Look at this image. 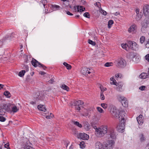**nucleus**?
Segmentation results:
<instances>
[{
    "instance_id": "nucleus-1",
    "label": "nucleus",
    "mask_w": 149,
    "mask_h": 149,
    "mask_svg": "<svg viewBox=\"0 0 149 149\" xmlns=\"http://www.w3.org/2000/svg\"><path fill=\"white\" fill-rule=\"evenodd\" d=\"M107 126L104 125L96 128L95 130L96 136L98 137H101L107 133Z\"/></svg>"
},
{
    "instance_id": "nucleus-2",
    "label": "nucleus",
    "mask_w": 149,
    "mask_h": 149,
    "mask_svg": "<svg viewBox=\"0 0 149 149\" xmlns=\"http://www.w3.org/2000/svg\"><path fill=\"white\" fill-rule=\"evenodd\" d=\"M116 66L119 68H124L126 65V62L123 58H120L117 59L115 62Z\"/></svg>"
},
{
    "instance_id": "nucleus-3",
    "label": "nucleus",
    "mask_w": 149,
    "mask_h": 149,
    "mask_svg": "<svg viewBox=\"0 0 149 149\" xmlns=\"http://www.w3.org/2000/svg\"><path fill=\"white\" fill-rule=\"evenodd\" d=\"M121 122L120 123L117 125L116 127L117 130L119 132H123V130L125 129V120L124 116H122L120 118Z\"/></svg>"
},
{
    "instance_id": "nucleus-4",
    "label": "nucleus",
    "mask_w": 149,
    "mask_h": 149,
    "mask_svg": "<svg viewBox=\"0 0 149 149\" xmlns=\"http://www.w3.org/2000/svg\"><path fill=\"white\" fill-rule=\"evenodd\" d=\"M115 142L112 140H109L103 143L104 148L103 149H112Z\"/></svg>"
},
{
    "instance_id": "nucleus-5",
    "label": "nucleus",
    "mask_w": 149,
    "mask_h": 149,
    "mask_svg": "<svg viewBox=\"0 0 149 149\" xmlns=\"http://www.w3.org/2000/svg\"><path fill=\"white\" fill-rule=\"evenodd\" d=\"M117 98L118 100L121 103L123 107H128V101L125 97L120 95H118L117 96Z\"/></svg>"
},
{
    "instance_id": "nucleus-6",
    "label": "nucleus",
    "mask_w": 149,
    "mask_h": 149,
    "mask_svg": "<svg viewBox=\"0 0 149 149\" xmlns=\"http://www.w3.org/2000/svg\"><path fill=\"white\" fill-rule=\"evenodd\" d=\"M111 113L112 114V116L115 117L117 118L119 117V118H121L120 116L121 114H123L124 115L125 112L124 111H120V114H119L118 113V111L117 109L116 108H113L111 109Z\"/></svg>"
},
{
    "instance_id": "nucleus-7",
    "label": "nucleus",
    "mask_w": 149,
    "mask_h": 149,
    "mask_svg": "<svg viewBox=\"0 0 149 149\" xmlns=\"http://www.w3.org/2000/svg\"><path fill=\"white\" fill-rule=\"evenodd\" d=\"M31 63L32 65L35 67L38 66L40 68H42L44 70H45L47 68V67L45 66L33 58H32V60L31 61Z\"/></svg>"
},
{
    "instance_id": "nucleus-8",
    "label": "nucleus",
    "mask_w": 149,
    "mask_h": 149,
    "mask_svg": "<svg viewBox=\"0 0 149 149\" xmlns=\"http://www.w3.org/2000/svg\"><path fill=\"white\" fill-rule=\"evenodd\" d=\"M108 135L113 139H116V133L113 128H110L108 130Z\"/></svg>"
},
{
    "instance_id": "nucleus-9",
    "label": "nucleus",
    "mask_w": 149,
    "mask_h": 149,
    "mask_svg": "<svg viewBox=\"0 0 149 149\" xmlns=\"http://www.w3.org/2000/svg\"><path fill=\"white\" fill-rule=\"evenodd\" d=\"M129 48L132 50H136L138 49V45L135 42L130 41L128 42Z\"/></svg>"
},
{
    "instance_id": "nucleus-10",
    "label": "nucleus",
    "mask_w": 149,
    "mask_h": 149,
    "mask_svg": "<svg viewBox=\"0 0 149 149\" xmlns=\"http://www.w3.org/2000/svg\"><path fill=\"white\" fill-rule=\"evenodd\" d=\"M137 29L136 25L134 24L132 25L128 29V31L130 33H134L136 32Z\"/></svg>"
},
{
    "instance_id": "nucleus-11",
    "label": "nucleus",
    "mask_w": 149,
    "mask_h": 149,
    "mask_svg": "<svg viewBox=\"0 0 149 149\" xmlns=\"http://www.w3.org/2000/svg\"><path fill=\"white\" fill-rule=\"evenodd\" d=\"M73 9L74 11L75 12H82L84 11L85 10V8H83V7L82 6H74L73 7Z\"/></svg>"
},
{
    "instance_id": "nucleus-12",
    "label": "nucleus",
    "mask_w": 149,
    "mask_h": 149,
    "mask_svg": "<svg viewBox=\"0 0 149 149\" xmlns=\"http://www.w3.org/2000/svg\"><path fill=\"white\" fill-rule=\"evenodd\" d=\"M143 13L145 16L149 15V5L146 4L143 7Z\"/></svg>"
},
{
    "instance_id": "nucleus-13",
    "label": "nucleus",
    "mask_w": 149,
    "mask_h": 149,
    "mask_svg": "<svg viewBox=\"0 0 149 149\" xmlns=\"http://www.w3.org/2000/svg\"><path fill=\"white\" fill-rule=\"evenodd\" d=\"M35 100L36 101L41 100L42 99V95H40L39 92L36 93L34 97Z\"/></svg>"
},
{
    "instance_id": "nucleus-14",
    "label": "nucleus",
    "mask_w": 149,
    "mask_h": 149,
    "mask_svg": "<svg viewBox=\"0 0 149 149\" xmlns=\"http://www.w3.org/2000/svg\"><path fill=\"white\" fill-rule=\"evenodd\" d=\"M137 121L139 125H141L143 123V117L142 115L140 114L136 118Z\"/></svg>"
},
{
    "instance_id": "nucleus-15",
    "label": "nucleus",
    "mask_w": 149,
    "mask_h": 149,
    "mask_svg": "<svg viewBox=\"0 0 149 149\" xmlns=\"http://www.w3.org/2000/svg\"><path fill=\"white\" fill-rule=\"evenodd\" d=\"M79 137L80 139L83 140H87L88 139L89 136L86 133H82L80 134Z\"/></svg>"
},
{
    "instance_id": "nucleus-16",
    "label": "nucleus",
    "mask_w": 149,
    "mask_h": 149,
    "mask_svg": "<svg viewBox=\"0 0 149 149\" xmlns=\"http://www.w3.org/2000/svg\"><path fill=\"white\" fill-rule=\"evenodd\" d=\"M90 70V69L88 68H84L81 70V72L84 75H86L91 73L89 71Z\"/></svg>"
},
{
    "instance_id": "nucleus-17",
    "label": "nucleus",
    "mask_w": 149,
    "mask_h": 149,
    "mask_svg": "<svg viewBox=\"0 0 149 149\" xmlns=\"http://www.w3.org/2000/svg\"><path fill=\"white\" fill-rule=\"evenodd\" d=\"M95 147L97 149H103L104 148L103 144H102L100 141H97L95 143Z\"/></svg>"
},
{
    "instance_id": "nucleus-18",
    "label": "nucleus",
    "mask_w": 149,
    "mask_h": 149,
    "mask_svg": "<svg viewBox=\"0 0 149 149\" xmlns=\"http://www.w3.org/2000/svg\"><path fill=\"white\" fill-rule=\"evenodd\" d=\"M38 108L39 110L44 112H45L47 110L45 106L43 105H38Z\"/></svg>"
},
{
    "instance_id": "nucleus-19",
    "label": "nucleus",
    "mask_w": 149,
    "mask_h": 149,
    "mask_svg": "<svg viewBox=\"0 0 149 149\" xmlns=\"http://www.w3.org/2000/svg\"><path fill=\"white\" fill-rule=\"evenodd\" d=\"M148 74L143 72L141 73L139 76V77L141 79H145L147 78L149 75Z\"/></svg>"
},
{
    "instance_id": "nucleus-20",
    "label": "nucleus",
    "mask_w": 149,
    "mask_h": 149,
    "mask_svg": "<svg viewBox=\"0 0 149 149\" xmlns=\"http://www.w3.org/2000/svg\"><path fill=\"white\" fill-rule=\"evenodd\" d=\"M84 102L81 100L75 101L74 102V105L76 106H78L84 104Z\"/></svg>"
},
{
    "instance_id": "nucleus-21",
    "label": "nucleus",
    "mask_w": 149,
    "mask_h": 149,
    "mask_svg": "<svg viewBox=\"0 0 149 149\" xmlns=\"http://www.w3.org/2000/svg\"><path fill=\"white\" fill-rule=\"evenodd\" d=\"M118 85V86L116 88V90L118 91H121L123 84L121 82H120L119 83Z\"/></svg>"
},
{
    "instance_id": "nucleus-22",
    "label": "nucleus",
    "mask_w": 149,
    "mask_h": 149,
    "mask_svg": "<svg viewBox=\"0 0 149 149\" xmlns=\"http://www.w3.org/2000/svg\"><path fill=\"white\" fill-rule=\"evenodd\" d=\"M61 88L63 89L66 91H69V88L68 86L65 84H63L61 86Z\"/></svg>"
},
{
    "instance_id": "nucleus-23",
    "label": "nucleus",
    "mask_w": 149,
    "mask_h": 149,
    "mask_svg": "<svg viewBox=\"0 0 149 149\" xmlns=\"http://www.w3.org/2000/svg\"><path fill=\"white\" fill-rule=\"evenodd\" d=\"M110 79L111 81H112V82H111L110 84H114L116 86L118 85V83L116 82V81L114 79V77H111Z\"/></svg>"
},
{
    "instance_id": "nucleus-24",
    "label": "nucleus",
    "mask_w": 149,
    "mask_h": 149,
    "mask_svg": "<svg viewBox=\"0 0 149 149\" xmlns=\"http://www.w3.org/2000/svg\"><path fill=\"white\" fill-rule=\"evenodd\" d=\"M19 110V109L17 108L16 106H12L11 112L15 113L17 112Z\"/></svg>"
},
{
    "instance_id": "nucleus-25",
    "label": "nucleus",
    "mask_w": 149,
    "mask_h": 149,
    "mask_svg": "<svg viewBox=\"0 0 149 149\" xmlns=\"http://www.w3.org/2000/svg\"><path fill=\"white\" fill-rule=\"evenodd\" d=\"M136 19L137 20L141 18V15H139V9H137L136 10Z\"/></svg>"
},
{
    "instance_id": "nucleus-26",
    "label": "nucleus",
    "mask_w": 149,
    "mask_h": 149,
    "mask_svg": "<svg viewBox=\"0 0 149 149\" xmlns=\"http://www.w3.org/2000/svg\"><path fill=\"white\" fill-rule=\"evenodd\" d=\"M4 95L7 98H10L11 96L10 93L8 91H6L4 92Z\"/></svg>"
},
{
    "instance_id": "nucleus-27",
    "label": "nucleus",
    "mask_w": 149,
    "mask_h": 149,
    "mask_svg": "<svg viewBox=\"0 0 149 149\" xmlns=\"http://www.w3.org/2000/svg\"><path fill=\"white\" fill-rule=\"evenodd\" d=\"M51 6L55 10L60 9V8H61L59 6L56 5H51Z\"/></svg>"
},
{
    "instance_id": "nucleus-28",
    "label": "nucleus",
    "mask_w": 149,
    "mask_h": 149,
    "mask_svg": "<svg viewBox=\"0 0 149 149\" xmlns=\"http://www.w3.org/2000/svg\"><path fill=\"white\" fill-rule=\"evenodd\" d=\"M6 111L11 112L12 106L11 105H6Z\"/></svg>"
},
{
    "instance_id": "nucleus-29",
    "label": "nucleus",
    "mask_w": 149,
    "mask_h": 149,
    "mask_svg": "<svg viewBox=\"0 0 149 149\" xmlns=\"http://www.w3.org/2000/svg\"><path fill=\"white\" fill-rule=\"evenodd\" d=\"M63 65L66 67L67 69L68 70H70L71 69L72 67L71 65L66 62H64L63 63Z\"/></svg>"
},
{
    "instance_id": "nucleus-30",
    "label": "nucleus",
    "mask_w": 149,
    "mask_h": 149,
    "mask_svg": "<svg viewBox=\"0 0 149 149\" xmlns=\"http://www.w3.org/2000/svg\"><path fill=\"white\" fill-rule=\"evenodd\" d=\"M113 23V21L112 20H109L108 22V27L110 29Z\"/></svg>"
},
{
    "instance_id": "nucleus-31",
    "label": "nucleus",
    "mask_w": 149,
    "mask_h": 149,
    "mask_svg": "<svg viewBox=\"0 0 149 149\" xmlns=\"http://www.w3.org/2000/svg\"><path fill=\"white\" fill-rule=\"evenodd\" d=\"M47 2L46 0H42L40 2L39 4L43 5L44 7H45V5L47 4Z\"/></svg>"
},
{
    "instance_id": "nucleus-32",
    "label": "nucleus",
    "mask_w": 149,
    "mask_h": 149,
    "mask_svg": "<svg viewBox=\"0 0 149 149\" xmlns=\"http://www.w3.org/2000/svg\"><path fill=\"white\" fill-rule=\"evenodd\" d=\"M145 40V38L143 36H141L140 38V42L141 44H143Z\"/></svg>"
},
{
    "instance_id": "nucleus-33",
    "label": "nucleus",
    "mask_w": 149,
    "mask_h": 149,
    "mask_svg": "<svg viewBox=\"0 0 149 149\" xmlns=\"http://www.w3.org/2000/svg\"><path fill=\"white\" fill-rule=\"evenodd\" d=\"M25 73V70H22L19 72L18 75L20 77H22L24 75Z\"/></svg>"
},
{
    "instance_id": "nucleus-34",
    "label": "nucleus",
    "mask_w": 149,
    "mask_h": 149,
    "mask_svg": "<svg viewBox=\"0 0 149 149\" xmlns=\"http://www.w3.org/2000/svg\"><path fill=\"white\" fill-rule=\"evenodd\" d=\"M79 145L80 146V148L82 149H84L85 146V143L83 141L79 143Z\"/></svg>"
},
{
    "instance_id": "nucleus-35",
    "label": "nucleus",
    "mask_w": 149,
    "mask_h": 149,
    "mask_svg": "<svg viewBox=\"0 0 149 149\" xmlns=\"http://www.w3.org/2000/svg\"><path fill=\"white\" fill-rule=\"evenodd\" d=\"M139 137H140V140L141 142L145 140V138L143 134H141L139 135Z\"/></svg>"
},
{
    "instance_id": "nucleus-36",
    "label": "nucleus",
    "mask_w": 149,
    "mask_h": 149,
    "mask_svg": "<svg viewBox=\"0 0 149 149\" xmlns=\"http://www.w3.org/2000/svg\"><path fill=\"white\" fill-rule=\"evenodd\" d=\"M121 46L123 49H126L127 47H129V44H121Z\"/></svg>"
},
{
    "instance_id": "nucleus-37",
    "label": "nucleus",
    "mask_w": 149,
    "mask_h": 149,
    "mask_svg": "<svg viewBox=\"0 0 149 149\" xmlns=\"http://www.w3.org/2000/svg\"><path fill=\"white\" fill-rule=\"evenodd\" d=\"M100 98L102 100H104V96L103 94V91L102 90H101L100 92Z\"/></svg>"
},
{
    "instance_id": "nucleus-38",
    "label": "nucleus",
    "mask_w": 149,
    "mask_h": 149,
    "mask_svg": "<svg viewBox=\"0 0 149 149\" xmlns=\"http://www.w3.org/2000/svg\"><path fill=\"white\" fill-rule=\"evenodd\" d=\"M74 123L75 125L77 126L80 128H81L82 127V125L79 123L77 121H74Z\"/></svg>"
},
{
    "instance_id": "nucleus-39",
    "label": "nucleus",
    "mask_w": 149,
    "mask_h": 149,
    "mask_svg": "<svg viewBox=\"0 0 149 149\" xmlns=\"http://www.w3.org/2000/svg\"><path fill=\"white\" fill-rule=\"evenodd\" d=\"M143 22L144 23H145L146 24L148 25L149 24V17L146 18Z\"/></svg>"
},
{
    "instance_id": "nucleus-40",
    "label": "nucleus",
    "mask_w": 149,
    "mask_h": 149,
    "mask_svg": "<svg viewBox=\"0 0 149 149\" xmlns=\"http://www.w3.org/2000/svg\"><path fill=\"white\" fill-rule=\"evenodd\" d=\"M88 42L89 44L95 46L96 45L95 42L92 41L91 40L89 39L88 40Z\"/></svg>"
},
{
    "instance_id": "nucleus-41",
    "label": "nucleus",
    "mask_w": 149,
    "mask_h": 149,
    "mask_svg": "<svg viewBox=\"0 0 149 149\" xmlns=\"http://www.w3.org/2000/svg\"><path fill=\"white\" fill-rule=\"evenodd\" d=\"M90 126L89 124H86L84 125V128L87 131L88 130L90 129Z\"/></svg>"
},
{
    "instance_id": "nucleus-42",
    "label": "nucleus",
    "mask_w": 149,
    "mask_h": 149,
    "mask_svg": "<svg viewBox=\"0 0 149 149\" xmlns=\"http://www.w3.org/2000/svg\"><path fill=\"white\" fill-rule=\"evenodd\" d=\"M51 5H52L49 4H47H47L45 5V7H44L45 8V11H46V10H47V11H48V9L49 7H50V8L52 7Z\"/></svg>"
},
{
    "instance_id": "nucleus-43",
    "label": "nucleus",
    "mask_w": 149,
    "mask_h": 149,
    "mask_svg": "<svg viewBox=\"0 0 149 149\" xmlns=\"http://www.w3.org/2000/svg\"><path fill=\"white\" fill-rule=\"evenodd\" d=\"M84 16L87 18H89L90 17V15L88 12H86L84 14Z\"/></svg>"
},
{
    "instance_id": "nucleus-44",
    "label": "nucleus",
    "mask_w": 149,
    "mask_h": 149,
    "mask_svg": "<svg viewBox=\"0 0 149 149\" xmlns=\"http://www.w3.org/2000/svg\"><path fill=\"white\" fill-rule=\"evenodd\" d=\"M97 109L100 113H104V111L103 109L100 107H98L97 108Z\"/></svg>"
},
{
    "instance_id": "nucleus-45",
    "label": "nucleus",
    "mask_w": 149,
    "mask_h": 149,
    "mask_svg": "<svg viewBox=\"0 0 149 149\" xmlns=\"http://www.w3.org/2000/svg\"><path fill=\"white\" fill-rule=\"evenodd\" d=\"M88 112L87 111H86V112H85L83 113H81L80 115L82 116H84L86 117L88 116Z\"/></svg>"
},
{
    "instance_id": "nucleus-46",
    "label": "nucleus",
    "mask_w": 149,
    "mask_h": 149,
    "mask_svg": "<svg viewBox=\"0 0 149 149\" xmlns=\"http://www.w3.org/2000/svg\"><path fill=\"white\" fill-rule=\"evenodd\" d=\"M101 106L104 109H106L108 107V105L106 103H102Z\"/></svg>"
},
{
    "instance_id": "nucleus-47",
    "label": "nucleus",
    "mask_w": 149,
    "mask_h": 149,
    "mask_svg": "<svg viewBox=\"0 0 149 149\" xmlns=\"http://www.w3.org/2000/svg\"><path fill=\"white\" fill-rule=\"evenodd\" d=\"M100 11L102 14L104 15H106L107 14V12L106 11L102 9L100 10Z\"/></svg>"
},
{
    "instance_id": "nucleus-48",
    "label": "nucleus",
    "mask_w": 149,
    "mask_h": 149,
    "mask_svg": "<svg viewBox=\"0 0 149 149\" xmlns=\"http://www.w3.org/2000/svg\"><path fill=\"white\" fill-rule=\"evenodd\" d=\"M24 149H35L31 146L26 145L24 147Z\"/></svg>"
},
{
    "instance_id": "nucleus-49",
    "label": "nucleus",
    "mask_w": 149,
    "mask_h": 149,
    "mask_svg": "<svg viewBox=\"0 0 149 149\" xmlns=\"http://www.w3.org/2000/svg\"><path fill=\"white\" fill-rule=\"evenodd\" d=\"M141 31L143 33H145L147 31V28L142 26L141 28Z\"/></svg>"
},
{
    "instance_id": "nucleus-50",
    "label": "nucleus",
    "mask_w": 149,
    "mask_h": 149,
    "mask_svg": "<svg viewBox=\"0 0 149 149\" xmlns=\"http://www.w3.org/2000/svg\"><path fill=\"white\" fill-rule=\"evenodd\" d=\"M141 24L142 26L146 28H147L148 27V25L143 22H141Z\"/></svg>"
},
{
    "instance_id": "nucleus-51",
    "label": "nucleus",
    "mask_w": 149,
    "mask_h": 149,
    "mask_svg": "<svg viewBox=\"0 0 149 149\" xmlns=\"http://www.w3.org/2000/svg\"><path fill=\"white\" fill-rule=\"evenodd\" d=\"M112 63L111 62H107L105 63L104 65V66L107 67L110 66L111 65Z\"/></svg>"
},
{
    "instance_id": "nucleus-52",
    "label": "nucleus",
    "mask_w": 149,
    "mask_h": 149,
    "mask_svg": "<svg viewBox=\"0 0 149 149\" xmlns=\"http://www.w3.org/2000/svg\"><path fill=\"white\" fill-rule=\"evenodd\" d=\"M53 116V115L52 113H50V115H47L46 116V118L47 119H50Z\"/></svg>"
},
{
    "instance_id": "nucleus-53",
    "label": "nucleus",
    "mask_w": 149,
    "mask_h": 149,
    "mask_svg": "<svg viewBox=\"0 0 149 149\" xmlns=\"http://www.w3.org/2000/svg\"><path fill=\"white\" fill-rule=\"evenodd\" d=\"M6 120V118L2 116H0V121L1 122H4Z\"/></svg>"
},
{
    "instance_id": "nucleus-54",
    "label": "nucleus",
    "mask_w": 149,
    "mask_h": 149,
    "mask_svg": "<svg viewBox=\"0 0 149 149\" xmlns=\"http://www.w3.org/2000/svg\"><path fill=\"white\" fill-rule=\"evenodd\" d=\"M145 46L146 48H149V39H148V40L146 42V43L145 45Z\"/></svg>"
},
{
    "instance_id": "nucleus-55",
    "label": "nucleus",
    "mask_w": 149,
    "mask_h": 149,
    "mask_svg": "<svg viewBox=\"0 0 149 149\" xmlns=\"http://www.w3.org/2000/svg\"><path fill=\"white\" fill-rule=\"evenodd\" d=\"M145 59L148 62H149V54H148L145 56Z\"/></svg>"
},
{
    "instance_id": "nucleus-56",
    "label": "nucleus",
    "mask_w": 149,
    "mask_h": 149,
    "mask_svg": "<svg viewBox=\"0 0 149 149\" xmlns=\"http://www.w3.org/2000/svg\"><path fill=\"white\" fill-rule=\"evenodd\" d=\"M146 88V86H142L139 88V89L141 91H144Z\"/></svg>"
},
{
    "instance_id": "nucleus-57",
    "label": "nucleus",
    "mask_w": 149,
    "mask_h": 149,
    "mask_svg": "<svg viewBox=\"0 0 149 149\" xmlns=\"http://www.w3.org/2000/svg\"><path fill=\"white\" fill-rule=\"evenodd\" d=\"M24 68L25 70V71H28L29 70V67L27 65H24Z\"/></svg>"
},
{
    "instance_id": "nucleus-58",
    "label": "nucleus",
    "mask_w": 149,
    "mask_h": 149,
    "mask_svg": "<svg viewBox=\"0 0 149 149\" xmlns=\"http://www.w3.org/2000/svg\"><path fill=\"white\" fill-rule=\"evenodd\" d=\"M95 6H97V7H98L99 8V7H101L100 3V2H97L95 4Z\"/></svg>"
},
{
    "instance_id": "nucleus-59",
    "label": "nucleus",
    "mask_w": 149,
    "mask_h": 149,
    "mask_svg": "<svg viewBox=\"0 0 149 149\" xmlns=\"http://www.w3.org/2000/svg\"><path fill=\"white\" fill-rule=\"evenodd\" d=\"M65 12H66V13L69 15H72L73 14L71 13H70L69 11H65Z\"/></svg>"
},
{
    "instance_id": "nucleus-60",
    "label": "nucleus",
    "mask_w": 149,
    "mask_h": 149,
    "mask_svg": "<svg viewBox=\"0 0 149 149\" xmlns=\"http://www.w3.org/2000/svg\"><path fill=\"white\" fill-rule=\"evenodd\" d=\"M48 82L49 83L52 84L54 82V79L52 78L51 79L49 80V81Z\"/></svg>"
},
{
    "instance_id": "nucleus-61",
    "label": "nucleus",
    "mask_w": 149,
    "mask_h": 149,
    "mask_svg": "<svg viewBox=\"0 0 149 149\" xmlns=\"http://www.w3.org/2000/svg\"><path fill=\"white\" fill-rule=\"evenodd\" d=\"M115 76L116 78V79H117V78H118V77H119L120 76V75L119 74L117 73V74H116Z\"/></svg>"
},
{
    "instance_id": "nucleus-62",
    "label": "nucleus",
    "mask_w": 149,
    "mask_h": 149,
    "mask_svg": "<svg viewBox=\"0 0 149 149\" xmlns=\"http://www.w3.org/2000/svg\"><path fill=\"white\" fill-rule=\"evenodd\" d=\"M75 109L76 110L79 111L80 110V107L79 106H76L75 107Z\"/></svg>"
},
{
    "instance_id": "nucleus-63",
    "label": "nucleus",
    "mask_w": 149,
    "mask_h": 149,
    "mask_svg": "<svg viewBox=\"0 0 149 149\" xmlns=\"http://www.w3.org/2000/svg\"><path fill=\"white\" fill-rule=\"evenodd\" d=\"M9 146V143H7L4 145V147L5 148H7V147H8Z\"/></svg>"
},
{
    "instance_id": "nucleus-64",
    "label": "nucleus",
    "mask_w": 149,
    "mask_h": 149,
    "mask_svg": "<svg viewBox=\"0 0 149 149\" xmlns=\"http://www.w3.org/2000/svg\"><path fill=\"white\" fill-rule=\"evenodd\" d=\"M146 149H149V143L146 147Z\"/></svg>"
}]
</instances>
